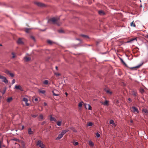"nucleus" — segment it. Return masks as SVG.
Segmentation results:
<instances>
[{
  "label": "nucleus",
  "instance_id": "7c9ffc66",
  "mask_svg": "<svg viewBox=\"0 0 148 148\" xmlns=\"http://www.w3.org/2000/svg\"><path fill=\"white\" fill-rule=\"evenodd\" d=\"M93 124L92 123L90 122L88 123V126H92Z\"/></svg>",
  "mask_w": 148,
  "mask_h": 148
},
{
  "label": "nucleus",
  "instance_id": "f03ea898",
  "mask_svg": "<svg viewBox=\"0 0 148 148\" xmlns=\"http://www.w3.org/2000/svg\"><path fill=\"white\" fill-rule=\"evenodd\" d=\"M58 18L55 17L52 18L49 20L48 22H49L50 21H51L53 24L56 23L58 21Z\"/></svg>",
  "mask_w": 148,
  "mask_h": 148
},
{
  "label": "nucleus",
  "instance_id": "9d476101",
  "mask_svg": "<svg viewBox=\"0 0 148 148\" xmlns=\"http://www.w3.org/2000/svg\"><path fill=\"white\" fill-rule=\"evenodd\" d=\"M101 103L105 106H108L109 105L108 101L107 100H106L104 102H101Z\"/></svg>",
  "mask_w": 148,
  "mask_h": 148
},
{
  "label": "nucleus",
  "instance_id": "ea45409f",
  "mask_svg": "<svg viewBox=\"0 0 148 148\" xmlns=\"http://www.w3.org/2000/svg\"><path fill=\"white\" fill-rule=\"evenodd\" d=\"M31 38L34 41H35V38L32 36H31Z\"/></svg>",
  "mask_w": 148,
  "mask_h": 148
},
{
  "label": "nucleus",
  "instance_id": "a878e982",
  "mask_svg": "<svg viewBox=\"0 0 148 148\" xmlns=\"http://www.w3.org/2000/svg\"><path fill=\"white\" fill-rule=\"evenodd\" d=\"M81 36H82V37L85 38H89L88 36L87 35H83V34H81Z\"/></svg>",
  "mask_w": 148,
  "mask_h": 148
},
{
  "label": "nucleus",
  "instance_id": "79ce46f5",
  "mask_svg": "<svg viewBox=\"0 0 148 148\" xmlns=\"http://www.w3.org/2000/svg\"><path fill=\"white\" fill-rule=\"evenodd\" d=\"M37 116V115L36 114H33L32 115V116L34 118H35Z\"/></svg>",
  "mask_w": 148,
  "mask_h": 148
},
{
  "label": "nucleus",
  "instance_id": "5fc2aeb1",
  "mask_svg": "<svg viewBox=\"0 0 148 148\" xmlns=\"http://www.w3.org/2000/svg\"><path fill=\"white\" fill-rule=\"evenodd\" d=\"M56 70H58V67L56 66Z\"/></svg>",
  "mask_w": 148,
  "mask_h": 148
},
{
  "label": "nucleus",
  "instance_id": "20e7f679",
  "mask_svg": "<svg viewBox=\"0 0 148 148\" xmlns=\"http://www.w3.org/2000/svg\"><path fill=\"white\" fill-rule=\"evenodd\" d=\"M131 110L132 112H133L135 113L136 112L138 113L139 112L137 108L134 106H133L131 108Z\"/></svg>",
  "mask_w": 148,
  "mask_h": 148
},
{
  "label": "nucleus",
  "instance_id": "393cba45",
  "mask_svg": "<svg viewBox=\"0 0 148 148\" xmlns=\"http://www.w3.org/2000/svg\"><path fill=\"white\" fill-rule=\"evenodd\" d=\"M12 100V97H10L8 98L7 99V101L8 102H10Z\"/></svg>",
  "mask_w": 148,
  "mask_h": 148
},
{
  "label": "nucleus",
  "instance_id": "8fccbe9b",
  "mask_svg": "<svg viewBox=\"0 0 148 148\" xmlns=\"http://www.w3.org/2000/svg\"><path fill=\"white\" fill-rule=\"evenodd\" d=\"M121 60L122 63H123L124 64H125V62H124V61L122 59H121Z\"/></svg>",
  "mask_w": 148,
  "mask_h": 148
},
{
  "label": "nucleus",
  "instance_id": "a18cd8bd",
  "mask_svg": "<svg viewBox=\"0 0 148 148\" xmlns=\"http://www.w3.org/2000/svg\"><path fill=\"white\" fill-rule=\"evenodd\" d=\"M46 123V121H43V122H42V123H41V125H43L44 124H45V123Z\"/></svg>",
  "mask_w": 148,
  "mask_h": 148
},
{
  "label": "nucleus",
  "instance_id": "4d7b16f0",
  "mask_svg": "<svg viewBox=\"0 0 148 148\" xmlns=\"http://www.w3.org/2000/svg\"><path fill=\"white\" fill-rule=\"evenodd\" d=\"M65 94L66 95V96H67L68 95V94L67 92H65Z\"/></svg>",
  "mask_w": 148,
  "mask_h": 148
},
{
  "label": "nucleus",
  "instance_id": "09e8293b",
  "mask_svg": "<svg viewBox=\"0 0 148 148\" xmlns=\"http://www.w3.org/2000/svg\"><path fill=\"white\" fill-rule=\"evenodd\" d=\"M38 100L37 98H36L34 99V101H38Z\"/></svg>",
  "mask_w": 148,
  "mask_h": 148
},
{
  "label": "nucleus",
  "instance_id": "39448f33",
  "mask_svg": "<svg viewBox=\"0 0 148 148\" xmlns=\"http://www.w3.org/2000/svg\"><path fill=\"white\" fill-rule=\"evenodd\" d=\"M35 4L38 6L41 7H43L45 6V5L44 4L38 2H35Z\"/></svg>",
  "mask_w": 148,
  "mask_h": 148
},
{
  "label": "nucleus",
  "instance_id": "f257e3e1",
  "mask_svg": "<svg viewBox=\"0 0 148 148\" xmlns=\"http://www.w3.org/2000/svg\"><path fill=\"white\" fill-rule=\"evenodd\" d=\"M36 145L37 146L41 148H44L45 147V145L43 142L40 140H38L36 142Z\"/></svg>",
  "mask_w": 148,
  "mask_h": 148
},
{
  "label": "nucleus",
  "instance_id": "f704fd0d",
  "mask_svg": "<svg viewBox=\"0 0 148 148\" xmlns=\"http://www.w3.org/2000/svg\"><path fill=\"white\" fill-rule=\"evenodd\" d=\"M96 136L97 138H99L100 136V134L98 133H97L96 134Z\"/></svg>",
  "mask_w": 148,
  "mask_h": 148
},
{
  "label": "nucleus",
  "instance_id": "f8f14e48",
  "mask_svg": "<svg viewBox=\"0 0 148 148\" xmlns=\"http://www.w3.org/2000/svg\"><path fill=\"white\" fill-rule=\"evenodd\" d=\"M38 118H39V121H41L42 120H43V116L42 114H40L39 117H38Z\"/></svg>",
  "mask_w": 148,
  "mask_h": 148
},
{
  "label": "nucleus",
  "instance_id": "2f4dec72",
  "mask_svg": "<svg viewBox=\"0 0 148 148\" xmlns=\"http://www.w3.org/2000/svg\"><path fill=\"white\" fill-rule=\"evenodd\" d=\"M54 74L56 76H58L60 75V74L59 73H55Z\"/></svg>",
  "mask_w": 148,
  "mask_h": 148
},
{
  "label": "nucleus",
  "instance_id": "0e129e2a",
  "mask_svg": "<svg viewBox=\"0 0 148 148\" xmlns=\"http://www.w3.org/2000/svg\"><path fill=\"white\" fill-rule=\"evenodd\" d=\"M16 140V141H17V140H18H18H18V139H17V140Z\"/></svg>",
  "mask_w": 148,
  "mask_h": 148
},
{
  "label": "nucleus",
  "instance_id": "4468645a",
  "mask_svg": "<svg viewBox=\"0 0 148 148\" xmlns=\"http://www.w3.org/2000/svg\"><path fill=\"white\" fill-rule=\"evenodd\" d=\"M33 132L31 130V128H29L28 129V133L29 134H32L33 133Z\"/></svg>",
  "mask_w": 148,
  "mask_h": 148
},
{
  "label": "nucleus",
  "instance_id": "4be33fe9",
  "mask_svg": "<svg viewBox=\"0 0 148 148\" xmlns=\"http://www.w3.org/2000/svg\"><path fill=\"white\" fill-rule=\"evenodd\" d=\"M3 81L5 83H7L8 82V80L5 77L4 79H3Z\"/></svg>",
  "mask_w": 148,
  "mask_h": 148
},
{
  "label": "nucleus",
  "instance_id": "bb28decb",
  "mask_svg": "<svg viewBox=\"0 0 148 148\" xmlns=\"http://www.w3.org/2000/svg\"><path fill=\"white\" fill-rule=\"evenodd\" d=\"M69 131L68 130H66L63 131L62 132L64 135L66 132H67Z\"/></svg>",
  "mask_w": 148,
  "mask_h": 148
},
{
  "label": "nucleus",
  "instance_id": "de8ad7c7",
  "mask_svg": "<svg viewBox=\"0 0 148 148\" xmlns=\"http://www.w3.org/2000/svg\"><path fill=\"white\" fill-rule=\"evenodd\" d=\"M15 82V80L14 79H13L12 81V84H14Z\"/></svg>",
  "mask_w": 148,
  "mask_h": 148
},
{
  "label": "nucleus",
  "instance_id": "6e6d98bb",
  "mask_svg": "<svg viewBox=\"0 0 148 148\" xmlns=\"http://www.w3.org/2000/svg\"><path fill=\"white\" fill-rule=\"evenodd\" d=\"M24 128V126L23 125L22 126V130H23Z\"/></svg>",
  "mask_w": 148,
  "mask_h": 148
},
{
  "label": "nucleus",
  "instance_id": "412c9836",
  "mask_svg": "<svg viewBox=\"0 0 148 148\" xmlns=\"http://www.w3.org/2000/svg\"><path fill=\"white\" fill-rule=\"evenodd\" d=\"M62 121H58L57 122V124L58 126H60L61 125Z\"/></svg>",
  "mask_w": 148,
  "mask_h": 148
},
{
  "label": "nucleus",
  "instance_id": "f3484780",
  "mask_svg": "<svg viewBox=\"0 0 148 148\" xmlns=\"http://www.w3.org/2000/svg\"><path fill=\"white\" fill-rule=\"evenodd\" d=\"M50 120L51 121H56V119L54 117H52L51 116H50Z\"/></svg>",
  "mask_w": 148,
  "mask_h": 148
},
{
  "label": "nucleus",
  "instance_id": "13d9d810",
  "mask_svg": "<svg viewBox=\"0 0 148 148\" xmlns=\"http://www.w3.org/2000/svg\"><path fill=\"white\" fill-rule=\"evenodd\" d=\"M146 37L147 38H148V34L147 35Z\"/></svg>",
  "mask_w": 148,
  "mask_h": 148
},
{
  "label": "nucleus",
  "instance_id": "c85d7f7f",
  "mask_svg": "<svg viewBox=\"0 0 148 148\" xmlns=\"http://www.w3.org/2000/svg\"><path fill=\"white\" fill-rule=\"evenodd\" d=\"M142 111L145 113H148V110L147 109H143Z\"/></svg>",
  "mask_w": 148,
  "mask_h": 148
},
{
  "label": "nucleus",
  "instance_id": "7ed1b4c3",
  "mask_svg": "<svg viewBox=\"0 0 148 148\" xmlns=\"http://www.w3.org/2000/svg\"><path fill=\"white\" fill-rule=\"evenodd\" d=\"M14 88L16 90H19L21 91H23V89L21 86L19 85H16L14 87Z\"/></svg>",
  "mask_w": 148,
  "mask_h": 148
},
{
  "label": "nucleus",
  "instance_id": "bf43d9fd",
  "mask_svg": "<svg viewBox=\"0 0 148 148\" xmlns=\"http://www.w3.org/2000/svg\"><path fill=\"white\" fill-rule=\"evenodd\" d=\"M23 148H25L24 146V145L23 146Z\"/></svg>",
  "mask_w": 148,
  "mask_h": 148
},
{
  "label": "nucleus",
  "instance_id": "9b49d317",
  "mask_svg": "<svg viewBox=\"0 0 148 148\" xmlns=\"http://www.w3.org/2000/svg\"><path fill=\"white\" fill-rule=\"evenodd\" d=\"M132 94L134 96L136 97L137 95V93L136 90H133L132 92Z\"/></svg>",
  "mask_w": 148,
  "mask_h": 148
},
{
  "label": "nucleus",
  "instance_id": "e433bc0d",
  "mask_svg": "<svg viewBox=\"0 0 148 148\" xmlns=\"http://www.w3.org/2000/svg\"><path fill=\"white\" fill-rule=\"evenodd\" d=\"M47 42L49 44H52V41H51V40H48L47 41Z\"/></svg>",
  "mask_w": 148,
  "mask_h": 148
},
{
  "label": "nucleus",
  "instance_id": "b1692460",
  "mask_svg": "<svg viewBox=\"0 0 148 148\" xmlns=\"http://www.w3.org/2000/svg\"><path fill=\"white\" fill-rule=\"evenodd\" d=\"M83 103V102L82 101H81L78 104V107L79 108H81L82 107V105Z\"/></svg>",
  "mask_w": 148,
  "mask_h": 148
},
{
  "label": "nucleus",
  "instance_id": "c9c22d12",
  "mask_svg": "<svg viewBox=\"0 0 148 148\" xmlns=\"http://www.w3.org/2000/svg\"><path fill=\"white\" fill-rule=\"evenodd\" d=\"M73 144L75 145H77L78 144V143L77 142H74Z\"/></svg>",
  "mask_w": 148,
  "mask_h": 148
},
{
  "label": "nucleus",
  "instance_id": "58836bf2",
  "mask_svg": "<svg viewBox=\"0 0 148 148\" xmlns=\"http://www.w3.org/2000/svg\"><path fill=\"white\" fill-rule=\"evenodd\" d=\"M140 91L141 93H143L144 92L145 90L144 89H140Z\"/></svg>",
  "mask_w": 148,
  "mask_h": 148
},
{
  "label": "nucleus",
  "instance_id": "e2e57ef3",
  "mask_svg": "<svg viewBox=\"0 0 148 148\" xmlns=\"http://www.w3.org/2000/svg\"><path fill=\"white\" fill-rule=\"evenodd\" d=\"M0 45L1 46H2V45H1V44H0Z\"/></svg>",
  "mask_w": 148,
  "mask_h": 148
},
{
  "label": "nucleus",
  "instance_id": "2eb2a0df",
  "mask_svg": "<svg viewBox=\"0 0 148 148\" xmlns=\"http://www.w3.org/2000/svg\"><path fill=\"white\" fill-rule=\"evenodd\" d=\"M24 60L26 62L28 61L31 60V58H30L27 57H24Z\"/></svg>",
  "mask_w": 148,
  "mask_h": 148
},
{
  "label": "nucleus",
  "instance_id": "473e14b6",
  "mask_svg": "<svg viewBox=\"0 0 148 148\" xmlns=\"http://www.w3.org/2000/svg\"><path fill=\"white\" fill-rule=\"evenodd\" d=\"M106 92L108 93H109L110 94H111L112 92L109 90H106Z\"/></svg>",
  "mask_w": 148,
  "mask_h": 148
},
{
  "label": "nucleus",
  "instance_id": "72a5a7b5",
  "mask_svg": "<svg viewBox=\"0 0 148 148\" xmlns=\"http://www.w3.org/2000/svg\"><path fill=\"white\" fill-rule=\"evenodd\" d=\"M52 93H53V94L54 95L58 96L59 95V94H56L54 93V92L53 91H52Z\"/></svg>",
  "mask_w": 148,
  "mask_h": 148
},
{
  "label": "nucleus",
  "instance_id": "c756f323",
  "mask_svg": "<svg viewBox=\"0 0 148 148\" xmlns=\"http://www.w3.org/2000/svg\"><path fill=\"white\" fill-rule=\"evenodd\" d=\"M131 26L132 27H135L136 25L134 23V21H132V23H131Z\"/></svg>",
  "mask_w": 148,
  "mask_h": 148
},
{
  "label": "nucleus",
  "instance_id": "052dcab7",
  "mask_svg": "<svg viewBox=\"0 0 148 148\" xmlns=\"http://www.w3.org/2000/svg\"><path fill=\"white\" fill-rule=\"evenodd\" d=\"M59 32H62V31H59Z\"/></svg>",
  "mask_w": 148,
  "mask_h": 148
},
{
  "label": "nucleus",
  "instance_id": "4c0bfd02",
  "mask_svg": "<svg viewBox=\"0 0 148 148\" xmlns=\"http://www.w3.org/2000/svg\"><path fill=\"white\" fill-rule=\"evenodd\" d=\"M12 55H13V56H12V58H14L15 57V55L14 53L13 52H12Z\"/></svg>",
  "mask_w": 148,
  "mask_h": 148
},
{
  "label": "nucleus",
  "instance_id": "a211bd4d",
  "mask_svg": "<svg viewBox=\"0 0 148 148\" xmlns=\"http://www.w3.org/2000/svg\"><path fill=\"white\" fill-rule=\"evenodd\" d=\"M17 42L18 44H21L23 43L22 39L20 38L18 39L17 41Z\"/></svg>",
  "mask_w": 148,
  "mask_h": 148
},
{
  "label": "nucleus",
  "instance_id": "a19ab883",
  "mask_svg": "<svg viewBox=\"0 0 148 148\" xmlns=\"http://www.w3.org/2000/svg\"><path fill=\"white\" fill-rule=\"evenodd\" d=\"M4 77H4L0 75V79H3Z\"/></svg>",
  "mask_w": 148,
  "mask_h": 148
},
{
  "label": "nucleus",
  "instance_id": "c03bdc74",
  "mask_svg": "<svg viewBox=\"0 0 148 148\" xmlns=\"http://www.w3.org/2000/svg\"><path fill=\"white\" fill-rule=\"evenodd\" d=\"M128 102H129V103H130L132 101L131 99L130 98H129L128 99Z\"/></svg>",
  "mask_w": 148,
  "mask_h": 148
},
{
  "label": "nucleus",
  "instance_id": "423d86ee",
  "mask_svg": "<svg viewBox=\"0 0 148 148\" xmlns=\"http://www.w3.org/2000/svg\"><path fill=\"white\" fill-rule=\"evenodd\" d=\"M4 72L6 74L9 75L11 77H13L14 76V75L13 73H10V72L8 70H5Z\"/></svg>",
  "mask_w": 148,
  "mask_h": 148
},
{
  "label": "nucleus",
  "instance_id": "680f3d73",
  "mask_svg": "<svg viewBox=\"0 0 148 148\" xmlns=\"http://www.w3.org/2000/svg\"><path fill=\"white\" fill-rule=\"evenodd\" d=\"M73 131L74 132H76V130H74Z\"/></svg>",
  "mask_w": 148,
  "mask_h": 148
},
{
  "label": "nucleus",
  "instance_id": "3c124183",
  "mask_svg": "<svg viewBox=\"0 0 148 148\" xmlns=\"http://www.w3.org/2000/svg\"><path fill=\"white\" fill-rule=\"evenodd\" d=\"M44 105L45 106H46L47 105V103L45 102H44Z\"/></svg>",
  "mask_w": 148,
  "mask_h": 148
},
{
  "label": "nucleus",
  "instance_id": "ddd939ff",
  "mask_svg": "<svg viewBox=\"0 0 148 148\" xmlns=\"http://www.w3.org/2000/svg\"><path fill=\"white\" fill-rule=\"evenodd\" d=\"M136 40L137 41V38H132L130 39L128 42H132Z\"/></svg>",
  "mask_w": 148,
  "mask_h": 148
},
{
  "label": "nucleus",
  "instance_id": "603ef678",
  "mask_svg": "<svg viewBox=\"0 0 148 148\" xmlns=\"http://www.w3.org/2000/svg\"><path fill=\"white\" fill-rule=\"evenodd\" d=\"M130 121V123H133V121L132 120H131Z\"/></svg>",
  "mask_w": 148,
  "mask_h": 148
},
{
  "label": "nucleus",
  "instance_id": "69168bd1",
  "mask_svg": "<svg viewBox=\"0 0 148 148\" xmlns=\"http://www.w3.org/2000/svg\"><path fill=\"white\" fill-rule=\"evenodd\" d=\"M77 40H79V39H77Z\"/></svg>",
  "mask_w": 148,
  "mask_h": 148
},
{
  "label": "nucleus",
  "instance_id": "1a4fd4ad",
  "mask_svg": "<svg viewBox=\"0 0 148 148\" xmlns=\"http://www.w3.org/2000/svg\"><path fill=\"white\" fill-rule=\"evenodd\" d=\"M63 134L61 132V133L60 134L58 135V136L57 137L56 139L60 140V139L61 138H62L63 137Z\"/></svg>",
  "mask_w": 148,
  "mask_h": 148
},
{
  "label": "nucleus",
  "instance_id": "37998d69",
  "mask_svg": "<svg viewBox=\"0 0 148 148\" xmlns=\"http://www.w3.org/2000/svg\"><path fill=\"white\" fill-rule=\"evenodd\" d=\"M143 64H142L139 65H138L137 66H136V68H139V67H140Z\"/></svg>",
  "mask_w": 148,
  "mask_h": 148
},
{
  "label": "nucleus",
  "instance_id": "dca6fc26",
  "mask_svg": "<svg viewBox=\"0 0 148 148\" xmlns=\"http://www.w3.org/2000/svg\"><path fill=\"white\" fill-rule=\"evenodd\" d=\"M109 123H110V124H112L113 125L115 126H116L115 124L114 123V122L113 120H110V121Z\"/></svg>",
  "mask_w": 148,
  "mask_h": 148
},
{
  "label": "nucleus",
  "instance_id": "0eeeda50",
  "mask_svg": "<svg viewBox=\"0 0 148 148\" xmlns=\"http://www.w3.org/2000/svg\"><path fill=\"white\" fill-rule=\"evenodd\" d=\"M23 101H24L26 105L27 106H28L29 105V103H27L28 101V99L27 98L25 97H23Z\"/></svg>",
  "mask_w": 148,
  "mask_h": 148
},
{
  "label": "nucleus",
  "instance_id": "49530a36",
  "mask_svg": "<svg viewBox=\"0 0 148 148\" xmlns=\"http://www.w3.org/2000/svg\"><path fill=\"white\" fill-rule=\"evenodd\" d=\"M2 142L1 141H0V148H1V144L2 143Z\"/></svg>",
  "mask_w": 148,
  "mask_h": 148
},
{
  "label": "nucleus",
  "instance_id": "6ab92c4d",
  "mask_svg": "<svg viewBox=\"0 0 148 148\" xmlns=\"http://www.w3.org/2000/svg\"><path fill=\"white\" fill-rule=\"evenodd\" d=\"M98 13L100 15H103L105 14L104 13L102 10H100L98 11Z\"/></svg>",
  "mask_w": 148,
  "mask_h": 148
},
{
  "label": "nucleus",
  "instance_id": "6e6552de",
  "mask_svg": "<svg viewBox=\"0 0 148 148\" xmlns=\"http://www.w3.org/2000/svg\"><path fill=\"white\" fill-rule=\"evenodd\" d=\"M84 106L86 109H88L89 110H91V107L89 104H84Z\"/></svg>",
  "mask_w": 148,
  "mask_h": 148
},
{
  "label": "nucleus",
  "instance_id": "5701e85b",
  "mask_svg": "<svg viewBox=\"0 0 148 148\" xmlns=\"http://www.w3.org/2000/svg\"><path fill=\"white\" fill-rule=\"evenodd\" d=\"M39 92L40 93H42L43 94H44L45 93L46 91L45 90H39Z\"/></svg>",
  "mask_w": 148,
  "mask_h": 148
},
{
  "label": "nucleus",
  "instance_id": "aec40b11",
  "mask_svg": "<svg viewBox=\"0 0 148 148\" xmlns=\"http://www.w3.org/2000/svg\"><path fill=\"white\" fill-rule=\"evenodd\" d=\"M89 145L90 146L92 147L94 146V144L93 142L91 141H89Z\"/></svg>",
  "mask_w": 148,
  "mask_h": 148
},
{
  "label": "nucleus",
  "instance_id": "cd10ccee",
  "mask_svg": "<svg viewBox=\"0 0 148 148\" xmlns=\"http://www.w3.org/2000/svg\"><path fill=\"white\" fill-rule=\"evenodd\" d=\"M49 83V81L47 80H45L43 82V83L46 85L48 84Z\"/></svg>",
  "mask_w": 148,
  "mask_h": 148
},
{
  "label": "nucleus",
  "instance_id": "864d4df0",
  "mask_svg": "<svg viewBox=\"0 0 148 148\" xmlns=\"http://www.w3.org/2000/svg\"><path fill=\"white\" fill-rule=\"evenodd\" d=\"M116 103L118 104L119 103V101L117 100L116 101Z\"/></svg>",
  "mask_w": 148,
  "mask_h": 148
}]
</instances>
